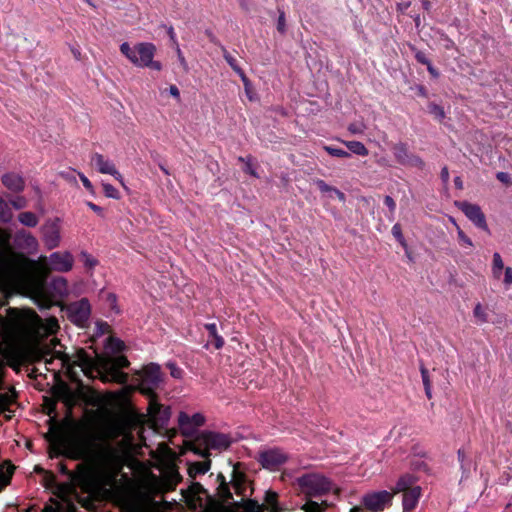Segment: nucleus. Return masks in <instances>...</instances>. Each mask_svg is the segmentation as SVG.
I'll return each instance as SVG.
<instances>
[{"instance_id":"nucleus-1","label":"nucleus","mask_w":512,"mask_h":512,"mask_svg":"<svg viewBox=\"0 0 512 512\" xmlns=\"http://www.w3.org/2000/svg\"><path fill=\"white\" fill-rule=\"evenodd\" d=\"M11 234L0 228V278L12 288L29 296L39 307H48L52 299L46 292V278L53 271L68 272L74 264L69 252H54L38 261L16 253L10 245Z\"/></svg>"},{"instance_id":"nucleus-2","label":"nucleus","mask_w":512,"mask_h":512,"mask_svg":"<svg viewBox=\"0 0 512 512\" xmlns=\"http://www.w3.org/2000/svg\"><path fill=\"white\" fill-rule=\"evenodd\" d=\"M14 326L22 339L8 344L1 350V355L6 364L18 372L21 365L36 349L37 344L34 338L46 333L54 334L58 330L59 324L54 317L44 322L36 312L21 310L17 312Z\"/></svg>"},{"instance_id":"nucleus-3","label":"nucleus","mask_w":512,"mask_h":512,"mask_svg":"<svg viewBox=\"0 0 512 512\" xmlns=\"http://www.w3.org/2000/svg\"><path fill=\"white\" fill-rule=\"evenodd\" d=\"M62 363V367L66 368L67 375L71 381L79 383L81 381L75 368L79 367L81 372L88 378H94L95 373L98 374L103 382H116L124 384L127 381V374L120 371L126 368L129 361L124 356H117L111 361L103 363L101 367H97L94 359L87 354L84 349L77 350L73 355L56 352Z\"/></svg>"},{"instance_id":"nucleus-4","label":"nucleus","mask_w":512,"mask_h":512,"mask_svg":"<svg viewBox=\"0 0 512 512\" xmlns=\"http://www.w3.org/2000/svg\"><path fill=\"white\" fill-rule=\"evenodd\" d=\"M100 444L95 454L96 465L102 472H109L119 462L120 453L130 450L134 438L120 419L106 421L98 437Z\"/></svg>"},{"instance_id":"nucleus-5","label":"nucleus","mask_w":512,"mask_h":512,"mask_svg":"<svg viewBox=\"0 0 512 512\" xmlns=\"http://www.w3.org/2000/svg\"><path fill=\"white\" fill-rule=\"evenodd\" d=\"M157 48L151 42H139L134 46L124 42L120 45V52L136 67L149 68L160 71L161 62L154 60Z\"/></svg>"},{"instance_id":"nucleus-6","label":"nucleus","mask_w":512,"mask_h":512,"mask_svg":"<svg viewBox=\"0 0 512 512\" xmlns=\"http://www.w3.org/2000/svg\"><path fill=\"white\" fill-rule=\"evenodd\" d=\"M230 443V438L225 434L202 432L193 440L190 449L203 458H209L211 450H225L230 446Z\"/></svg>"},{"instance_id":"nucleus-7","label":"nucleus","mask_w":512,"mask_h":512,"mask_svg":"<svg viewBox=\"0 0 512 512\" xmlns=\"http://www.w3.org/2000/svg\"><path fill=\"white\" fill-rule=\"evenodd\" d=\"M300 493L306 498L320 497L329 493L332 483L320 474H305L296 480Z\"/></svg>"},{"instance_id":"nucleus-8","label":"nucleus","mask_w":512,"mask_h":512,"mask_svg":"<svg viewBox=\"0 0 512 512\" xmlns=\"http://www.w3.org/2000/svg\"><path fill=\"white\" fill-rule=\"evenodd\" d=\"M16 392L14 388H9L8 391L0 393V412L5 415L6 419H11L14 410L11 405L15 403ZM14 466L8 462L0 463V491L5 488L12 477Z\"/></svg>"},{"instance_id":"nucleus-9","label":"nucleus","mask_w":512,"mask_h":512,"mask_svg":"<svg viewBox=\"0 0 512 512\" xmlns=\"http://www.w3.org/2000/svg\"><path fill=\"white\" fill-rule=\"evenodd\" d=\"M161 381L160 367L157 364L151 363L145 366L141 372V381L139 390L141 393L147 395L149 398L155 397L154 390Z\"/></svg>"},{"instance_id":"nucleus-10","label":"nucleus","mask_w":512,"mask_h":512,"mask_svg":"<svg viewBox=\"0 0 512 512\" xmlns=\"http://www.w3.org/2000/svg\"><path fill=\"white\" fill-rule=\"evenodd\" d=\"M393 497L390 491H374L363 496L362 504L370 512H381L391 505Z\"/></svg>"},{"instance_id":"nucleus-11","label":"nucleus","mask_w":512,"mask_h":512,"mask_svg":"<svg viewBox=\"0 0 512 512\" xmlns=\"http://www.w3.org/2000/svg\"><path fill=\"white\" fill-rule=\"evenodd\" d=\"M396 161L404 166H411L418 169L425 167L424 161L417 155L411 153L405 143H397L392 148Z\"/></svg>"},{"instance_id":"nucleus-12","label":"nucleus","mask_w":512,"mask_h":512,"mask_svg":"<svg viewBox=\"0 0 512 512\" xmlns=\"http://www.w3.org/2000/svg\"><path fill=\"white\" fill-rule=\"evenodd\" d=\"M91 313L90 304L87 299L73 302L67 307L68 318L78 326H85Z\"/></svg>"},{"instance_id":"nucleus-13","label":"nucleus","mask_w":512,"mask_h":512,"mask_svg":"<svg viewBox=\"0 0 512 512\" xmlns=\"http://www.w3.org/2000/svg\"><path fill=\"white\" fill-rule=\"evenodd\" d=\"M91 165L94 166L101 174H108L113 176L121 185L124 184L123 176L117 170L115 164L110 159L104 157L100 153H93L91 155Z\"/></svg>"},{"instance_id":"nucleus-14","label":"nucleus","mask_w":512,"mask_h":512,"mask_svg":"<svg viewBox=\"0 0 512 512\" xmlns=\"http://www.w3.org/2000/svg\"><path fill=\"white\" fill-rule=\"evenodd\" d=\"M205 417L201 413H195L192 416L181 411L178 415V425L183 435L192 436L197 428L203 426Z\"/></svg>"},{"instance_id":"nucleus-15","label":"nucleus","mask_w":512,"mask_h":512,"mask_svg":"<svg viewBox=\"0 0 512 512\" xmlns=\"http://www.w3.org/2000/svg\"><path fill=\"white\" fill-rule=\"evenodd\" d=\"M287 459V454L278 448L263 451L258 456L260 464L269 470H277Z\"/></svg>"},{"instance_id":"nucleus-16","label":"nucleus","mask_w":512,"mask_h":512,"mask_svg":"<svg viewBox=\"0 0 512 512\" xmlns=\"http://www.w3.org/2000/svg\"><path fill=\"white\" fill-rule=\"evenodd\" d=\"M2 185L10 192L19 194L24 191L26 182L20 172L8 171L1 176Z\"/></svg>"},{"instance_id":"nucleus-17","label":"nucleus","mask_w":512,"mask_h":512,"mask_svg":"<svg viewBox=\"0 0 512 512\" xmlns=\"http://www.w3.org/2000/svg\"><path fill=\"white\" fill-rule=\"evenodd\" d=\"M46 292L52 299L51 304L48 306V308H50L52 305L57 303L59 299L68 294L67 281L63 277H57L53 279L50 288L46 286ZM42 308L47 309V307Z\"/></svg>"},{"instance_id":"nucleus-18","label":"nucleus","mask_w":512,"mask_h":512,"mask_svg":"<svg viewBox=\"0 0 512 512\" xmlns=\"http://www.w3.org/2000/svg\"><path fill=\"white\" fill-rule=\"evenodd\" d=\"M459 208L474 224H483L485 222V216L478 205L462 202L459 204Z\"/></svg>"},{"instance_id":"nucleus-19","label":"nucleus","mask_w":512,"mask_h":512,"mask_svg":"<svg viewBox=\"0 0 512 512\" xmlns=\"http://www.w3.org/2000/svg\"><path fill=\"white\" fill-rule=\"evenodd\" d=\"M15 244L18 248L32 254L37 250L38 243L35 237L25 231H21L16 235Z\"/></svg>"},{"instance_id":"nucleus-20","label":"nucleus","mask_w":512,"mask_h":512,"mask_svg":"<svg viewBox=\"0 0 512 512\" xmlns=\"http://www.w3.org/2000/svg\"><path fill=\"white\" fill-rule=\"evenodd\" d=\"M148 413L155 421H159L162 424L166 422L170 416L169 408H164L160 405L156 401V396L150 398Z\"/></svg>"},{"instance_id":"nucleus-21","label":"nucleus","mask_w":512,"mask_h":512,"mask_svg":"<svg viewBox=\"0 0 512 512\" xmlns=\"http://www.w3.org/2000/svg\"><path fill=\"white\" fill-rule=\"evenodd\" d=\"M314 183L325 198L329 200L337 198L339 201L345 202V194L336 187L328 185L324 180L321 179L315 180Z\"/></svg>"},{"instance_id":"nucleus-22","label":"nucleus","mask_w":512,"mask_h":512,"mask_svg":"<svg viewBox=\"0 0 512 512\" xmlns=\"http://www.w3.org/2000/svg\"><path fill=\"white\" fill-rule=\"evenodd\" d=\"M403 493V510L409 512L416 507L421 495V488L419 486L412 487Z\"/></svg>"},{"instance_id":"nucleus-23","label":"nucleus","mask_w":512,"mask_h":512,"mask_svg":"<svg viewBox=\"0 0 512 512\" xmlns=\"http://www.w3.org/2000/svg\"><path fill=\"white\" fill-rule=\"evenodd\" d=\"M44 242L48 249H53L58 246L60 242V233L56 226H48L44 232Z\"/></svg>"},{"instance_id":"nucleus-24","label":"nucleus","mask_w":512,"mask_h":512,"mask_svg":"<svg viewBox=\"0 0 512 512\" xmlns=\"http://www.w3.org/2000/svg\"><path fill=\"white\" fill-rule=\"evenodd\" d=\"M473 317L475 319V323L478 325H483L489 322V308L481 303H476L473 308Z\"/></svg>"},{"instance_id":"nucleus-25","label":"nucleus","mask_w":512,"mask_h":512,"mask_svg":"<svg viewBox=\"0 0 512 512\" xmlns=\"http://www.w3.org/2000/svg\"><path fill=\"white\" fill-rule=\"evenodd\" d=\"M14 218L13 210L10 207L9 200L0 195V222L9 224Z\"/></svg>"},{"instance_id":"nucleus-26","label":"nucleus","mask_w":512,"mask_h":512,"mask_svg":"<svg viewBox=\"0 0 512 512\" xmlns=\"http://www.w3.org/2000/svg\"><path fill=\"white\" fill-rule=\"evenodd\" d=\"M211 461L209 458H204L203 461L194 462L189 466V475L195 478L198 475L205 474L210 469Z\"/></svg>"},{"instance_id":"nucleus-27","label":"nucleus","mask_w":512,"mask_h":512,"mask_svg":"<svg viewBox=\"0 0 512 512\" xmlns=\"http://www.w3.org/2000/svg\"><path fill=\"white\" fill-rule=\"evenodd\" d=\"M414 483H415V479L412 476H410V475L402 476L397 481L395 488L392 489V491H390V492L394 493V495L399 492H405V491L411 489L412 487H416L414 485Z\"/></svg>"},{"instance_id":"nucleus-28","label":"nucleus","mask_w":512,"mask_h":512,"mask_svg":"<svg viewBox=\"0 0 512 512\" xmlns=\"http://www.w3.org/2000/svg\"><path fill=\"white\" fill-rule=\"evenodd\" d=\"M58 398L68 407H72L76 404L78 396L70 388L64 386L58 392Z\"/></svg>"},{"instance_id":"nucleus-29","label":"nucleus","mask_w":512,"mask_h":512,"mask_svg":"<svg viewBox=\"0 0 512 512\" xmlns=\"http://www.w3.org/2000/svg\"><path fill=\"white\" fill-rule=\"evenodd\" d=\"M352 153L359 156H367L369 154L368 149L360 141H345L340 140Z\"/></svg>"},{"instance_id":"nucleus-30","label":"nucleus","mask_w":512,"mask_h":512,"mask_svg":"<svg viewBox=\"0 0 512 512\" xmlns=\"http://www.w3.org/2000/svg\"><path fill=\"white\" fill-rule=\"evenodd\" d=\"M205 328L208 331L209 337L212 338V344L216 349H220L224 345V339L217 333V327L215 323L205 324Z\"/></svg>"},{"instance_id":"nucleus-31","label":"nucleus","mask_w":512,"mask_h":512,"mask_svg":"<svg viewBox=\"0 0 512 512\" xmlns=\"http://www.w3.org/2000/svg\"><path fill=\"white\" fill-rule=\"evenodd\" d=\"M327 507V503L323 501L322 503H318L316 501L311 500V498H307L306 503L301 507L304 512H323Z\"/></svg>"},{"instance_id":"nucleus-32","label":"nucleus","mask_w":512,"mask_h":512,"mask_svg":"<svg viewBox=\"0 0 512 512\" xmlns=\"http://www.w3.org/2000/svg\"><path fill=\"white\" fill-rule=\"evenodd\" d=\"M503 269H504V263H503L502 257L499 253L495 252L493 254V262H492L493 277L495 279L499 280Z\"/></svg>"},{"instance_id":"nucleus-33","label":"nucleus","mask_w":512,"mask_h":512,"mask_svg":"<svg viewBox=\"0 0 512 512\" xmlns=\"http://www.w3.org/2000/svg\"><path fill=\"white\" fill-rule=\"evenodd\" d=\"M70 457L82 459L86 455V449L79 443H72L68 447Z\"/></svg>"},{"instance_id":"nucleus-34","label":"nucleus","mask_w":512,"mask_h":512,"mask_svg":"<svg viewBox=\"0 0 512 512\" xmlns=\"http://www.w3.org/2000/svg\"><path fill=\"white\" fill-rule=\"evenodd\" d=\"M18 221L20 224H37L39 219L36 214L32 212H22L18 216Z\"/></svg>"},{"instance_id":"nucleus-35","label":"nucleus","mask_w":512,"mask_h":512,"mask_svg":"<svg viewBox=\"0 0 512 512\" xmlns=\"http://www.w3.org/2000/svg\"><path fill=\"white\" fill-rule=\"evenodd\" d=\"M278 494L274 491H267L265 496V502L270 506L272 512H279L277 506Z\"/></svg>"},{"instance_id":"nucleus-36","label":"nucleus","mask_w":512,"mask_h":512,"mask_svg":"<svg viewBox=\"0 0 512 512\" xmlns=\"http://www.w3.org/2000/svg\"><path fill=\"white\" fill-rule=\"evenodd\" d=\"M11 209L21 210L27 206V200L24 196H15L9 199Z\"/></svg>"},{"instance_id":"nucleus-37","label":"nucleus","mask_w":512,"mask_h":512,"mask_svg":"<svg viewBox=\"0 0 512 512\" xmlns=\"http://www.w3.org/2000/svg\"><path fill=\"white\" fill-rule=\"evenodd\" d=\"M457 234H458V241L461 247L472 249L473 243L471 239L464 233L462 229H460L459 226H457Z\"/></svg>"},{"instance_id":"nucleus-38","label":"nucleus","mask_w":512,"mask_h":512,"mask_svg":"<svg viewBox=\"0 0 512 512\" xmlns=\"http://www.w3.org/2000/svg\"><path fill=\"white\" fill-rule=\"evenodd\" d=\"M323 149L330 154L331 156L338 157V158H348L350 154L342 149L334 148L328 145H324Z\"/></svg>"},{"instance_id":"nucleus-39","label":"nucleus","mask_w":512,"mask_h":512,"mask_svg":"<svg viewBox=\"0 0 512 512\" xmlns=\"http://www.w3.org/2000/svg\"><path fill=\"white\" fill-rule=\"evenodd\" d=\"M103 191L106 197L112 199H119L120 193L119 191L109 183H102Z\"/></svg>"},{"instance_id":"nucleus-40","label":"nucleus","mask_w":512,"mask_h":512,"mask_svg":"<svg viewBox=\"0 0 512 512\" xmlns=\"http://www.w3.org/2000/svg\"><path fill=\"white\" fill-rule=\"evenodd\" d=\"M243 482H244V479H243V476L238 474L235 470L233 471V480H232V486L235 490L236 493H243L242 489H243Z\"/></svg>"},{"instance_id":"nucleus-41","label":"nucleus","mask_w":512,"mask_h":512,"mask_svg":"<svg viewBox=\"0 0 512 512\" xmlns=\"http://www.w3.org/2000/svg\"><path fill=\"white\" fill-rule=\"evenodd\" d=\"M429 112L433 114L438 119H443L445 117V112L443 108L435 103H430L429 106Z\"/></svg>"},{"instance_id":"nucleus-42","label":"nucleus","mask_w":512,"mask_h":512,"mask_svg":"<svg viewBox=\"0 0 512 512\" xmlns=\"http://www.w3.org/2000/svg\"><path fill=\"white\" fill-rule=\"evenodd\" d=\"M81 258L84 262V265L90 269L97 265V260L94 259L91 255L87 254L86 252L81 253Z\"/></svg>"},{"instance_id":"nucleus-43","label":"nucleus","mask_w":512,"mask_h":512,"mask_svg":"<svg viewBox=\"0 0 512 512\" xmlns=\"http://www.w3.org/2000/svg\"><path fill=\"white\" fill-rule=\"evenodd\" d=\"M392 234L396 238V240L401 244L403 248H406V241L402 235V231L400 229V226H393Z\"/></svg>"},{"instance_id":"nucleus-44","label":"nucleus","mask_w":512,"mask_h":512,"mask_svg":"<svg viewBox=\"0 0 512 512\" xmlns=\"http://www.w3.org/2000/svg\"><path fill=\"white\" fill-rule=\"evenodd\" d=\"M244 171L248 174H250L251 176L255 177V178H259V175L256 171V169L254 168L253 164H252V158L251 157H247V161H246V164H245V167H244Z\"/></svg>"},{"instance_id":"nucleus-45","label":"nucleus","mask_w":512,"mask_h":512,"mask_svg":"<svg viewBox=\"0 0 512 512\" xmlns=\"http://www.w3.org/2000/svg\"><path fill=\"white\" fill-rule=\"evenodd\" d=\"M224 59L227 61V63L231 66V68L235 72H240L241 68L238 66L236 59L231 54H229L228 52H225Z\"/></svg>"},{"instance_id":"nucleus-46","label":"nucleus","mask_w":512,"mask_h":512,"mask_svg":"<svg viewBox=\"0 0 512 512\" xmlns=\"http://www.w3.org/2000/svg\"><path fill=\"white\" fill-rule=\"evenodd\" d=\"M462 469L461 481L467 479L470 476L471 469L473 467L472 461L464 462V466H460Z\"/></svg>"},{"instance_id":"nucleus-47","label":"nucleus","mask_w":512,"mask_h":512,"mask_svg":"<svg viewBox=\"0 0 512 512\" xmlns=\"http://www.w3.org/2000/svg\"><path fill=\"white\" fill-rule=\"evenodd\" d=\"M365 126L363 124L352 123L348 126V131L352 134H362L364 132Z\"/></svg>"},{"instance_id":"nucleus-48","label":"nucleus","mask_w":512,"mask_h":512,"mask_svg":"<svg viewBox=\"0 0 512 512\" xmlns=\"http://www.w3.org/2000/svg\"><path fill=\"white\" fill-rule=\"evenodd\" d=\"M79 178L83 184V186L91 193L94 191V187L91 181L81 172H78Z\"/></svg>"},{"instance_id":"nucleus-49","label":"nucleus","mask_w":512,"mask_h":512,"mask_svg":"<svg viewBox=\"0 0 512 512\" xmlns=\"http://www.w3.org/2000/svg\"><path fill=\"white\" fill-rule=\"evenodd\" d=\"M503 283L506 287H509L512 285V268L511 267L505 268Z\"/></svg>"},{"instance_id":"nucleus-50","label":"nucleus","mask_w":512,"mask_h":512,"mask_svg":"<svg viewBox=\"0 0 512 512\" xmlns=\"http://www.w3.org/2000/svg\"><path fill=\"white\" fill-rule=\"evenodd\" d=\"M277 29L279 32L284 33L286 29V20H285V14L284 12H280L278 22H277Z\"/></svg>"},{"instance_id":"nucleus-51","label":"nucleus","mask_w":512,"mask_h":512,"mask_svg":"<svg viewBox=\"0 0 512 512\" xmlns=\"http://www.w3.org/2000/svg\"><path fill=\"white\" fill-rule=\"evenodd\" d=\"M420 371H421L424 388H428V386L431 385L430 380H429L428 370L424 366H421Z\"/></svg>"},{"instance_id":"nucleus-52","label":"nucleus","mask_w":512,"mask_h":512,"mask_svg":"<svg viewBox=\"0 0 512 512\" xmlns=\"http://www.w3.org/2000/svg\"><path fill=\"white\" fill-rule=\"evenodd\" d=\"M168 367L170 369V373L174 378H180L182 375V370L178 368L174 363H169Z\"/></svg>"},{"instance_id":"nucleus-53","label":"nucleus","mask_w":512,"mask_h":512,"mask_svg":"<svg viewBox=\"0 0 512 512\" xmlns=\"http://www.w3.org/2000/svg\"><path fill=\"white\" fill-rule=\"evenodd\" d=\"M107 339L109 340L110 345H111L113 350L120 351L122 349L123 342H121L118 339H114L112 337H108Z\"/></svg>"},{"instance_id":"nucleus-54","label":"nucleus","mask_w":512,"mask_h":512,"mask_svg":"<svg viewBox=\"0 0 512 512\" xmlns=\"http://www.w3.org/2000/svg\"><path fill=\"white\" fill-rule=\"evenodd\" d=\"M415 58L419 63L424 64V65H427L430 62L429 59L426 57L425 53H423L421 51H417L415 53Z\"/></svg>"},{"instance_id":"nucleus-55","label":"nucleus","mask_w":512,"mask_h":512,"mask_svg":"<svg viewBox=\"0 0 512 512\" xmlns=\"http://www.w3.org/2000/svg\"><path fill=\"white\" fill-rule=\"evenodd\" d=\"M384 204L389 208L390 211H394L396 208V203L391 196H385Z\"/></svg>"},{"instance_id":"nucleus-56","label":"nucleus","mask_w":512,"mask_h":512,"mask_svg":"<svg viewBox=\"0 0 512 512\" xmlns=\"http://www.w3.org/2000/svg\"><path fill=\"white\" fill-rule=\"evenodd\" d=\"M176 52H177V56H178L180 64L183 66V68L185 70H187V62L185 60V57H184L179 45H177V47H176Z\"/></svg>"},{"instance_id":"nucleus-57","label":"nucleus","mask_w":512,"mask_h":512,"mask_svg":"<svg viewBox=\"0 0 512 512\" xmlns=\"http://www.w3.org/2000/svg\"><path fill=\"white\" fill-rule=\"evenodd\" d=\"M236 73L240 76V78L244 84L245 91H246V93H248V86H250L249 79L247 78V76L245 75V73L242 69H240V72H236Z\"/></svg>"},{"instance_id":"nucleus-58","label":"nucleus","mask_w":512,"mask_h":512,"mask_svg":"<svg viewBox=\"0 0 512 512\" xmlns=\"http://www.w3.org/2000/svg\"><path fill=\"white\" fill-rule=\"evenodd\" d=\"M457 455H458V460L460 462V466H464V462L470 461V459L467 457L465 451L462 449L458 450Z\"/></svg>"},{"instance_id":"nucleus-59","label":"nucleus","mask_w":512,"mask_h":512,"mask_svg":"<svg viewBox=\"0 0 512 512\" xmlns=\"http://www.w3.org/2000/svg\"><path fill=\"white\" fill-rule=\"evenodd\" d=\"M497 179L500 181V182H503V183H509L510 182V177L507 173L505 172H498L497 175H496Z\"/></svg>"},{"instance_id":"nucleus-60","label":"nucleus","mask_w":512,"mask_h":512,"mask_svg":"<svg viewBox=\"0 0 512 512\" xmlns=\"http://www.w3.org/2000/svg\"><path fill=\"white\" fill-rule=\"evenodd\" d=\"M440 176H441V179H442V181H443L444 183H448L449 178H450V175H449L448 168H447L446 166H444V167L441 169Z\"/></svg>"},{"instance_id":"nucleus-61","label":"nucleus","mask_w":512,"mask_h":512,"mask_svg":"<svg viewBox=\"0 0 512 512\" xmlns=\"http://www.w3.org/2000/svg\"><path fill=\"white\" fill-rule=\"evenodd\" d=\"M169 93L176 99H180V92L176 85H171L169 87Z\"/></svg>"},{"instance_id":"nucleus-62","label":"nucleus","mask_w":512,"mask_h":512,"mask_svg":"<svg viewBox=\"0 0 512 512\" xmlns=\"http://www.w3.org/2000/svg\"><path fill=\"white\" fill-rule=\"evenodd\" d=\"M172 484L175 485L180 480V475L177 471L172 470L170 473Z\"/></svg>"},{"instance_id":"nucleus-63","label":"nucleus","mask_w":512,"mask_h":512,"mask_svg":"<svg viewBox=\"0 0 512 512\" xmlns=\"http://www.w3.org/2000/svg\"><path fill=\"white\" fill-rule=\"evenodd\" d=\"M168 35H169V37H170L171 41H172V42L177 46V45H178V43H177L176 34H175V32H174L173 27H170V28L168 29Z\"/></svg>"},{"instance_id":"nucleus-64","label":"nucleus","mask_w":512,"mask_h":512,"mask_svg":"<svg viewBox=\"0 0 512 512\" xmlns=\"http://www.w3.org/2000/svg\"><path fill=\"white\" fill-rule=\"evenodd\" d=\"M427 66V70L429 71V73L434 76V77H437L438 76V72L436 71V69L432 66L431 62H429V64L426 65Z\"/></svg>"}]
</instances>
